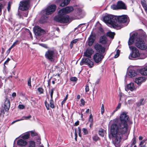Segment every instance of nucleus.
Listing matches in <instances>:
<instances>
[{
  "label": "nucleus",
  "mask_w": 147,
  "mask_h": 147,
  "mask_svg": "<svg viewBox=\"0 0 147 147\" xmlns=\"http://www.w3.org/2000/svg\"><path fill=\"white\" fill-rule=\"evenodd\" d=\"M127 113L123 112L120 116V120L112 124L110 136L116 147H120V142L123 134L126 133L128 128L127 122L129 117Z\"/></svg>",
  "instance_id": "1"
},
{
  "label": "nucleus",
  "mask_w": 147,
  "mask_h": 147,
  "mask_svg": "<svg viewBox=\"0 0 147 147\" xmlns=\"http://www.w3.org/2000/svg\"><path fill=\"white\" fill-rule=\"evenodd\" d=\"M74 10L72 7L67 6L60 10L58 12V15L55 17V20L61 23H67L69 21V16L65 15L66 13H69Z\"/></svg>",
  "instance_id": "2"
},
{
  "label": "nucleus",
  "mask_w": 147,
  "mask_h": 147,
  "mask_svg": "<svg viewBox=\"0 0 147 147\" xmlns=\"http://www.w3.org/2000/svg\"><path fill=\"white\" fill-rule=\"evenodd\" d=\"M94 48L99 53H97L94 54L93 57V59L96 63L100 62L104 57V55L102 53H104L105 48L102 47L101 45L98 44H96Z\"/></svg>",
  "instance_id": "3"
},
{
  "label": "nucleus",
  "mask_w": 147,
  "mask_h": 147,
  "mask_svg": "<svg viewBox=\"0 0 147 147\" xmlns=\"http://www.w3.org/2000/svg\"><path fill=\"white\" fill-rule=\"evenodd\" d=\"M103 20L105 23L110 24L114 28L117 29H120V24L115 23V16L111 15H106L103 18Z\"/></svg>",
  "instance_id": "4"
},
{
  "label": "nucleus",
  "mask_w": 147,
  "mask_h": 147,
  "mask_svg": "<svg viewBox=\"0 0 147 147\" xmlns=\"http://www.w3.org/2000/svg\"><path fill=\"white\" fill-rule=\"evenodd\" d=\"M134 43L136 46L141 50H145L147 49V45L145 41L139 35L136 38Z\"/></svg>",
  "instance_id": "5"
},
{
  "label": "nucleus",
  "mask_w": 147,
  "mask_h": 147,
  "mask_svg": "<svg viewBox=\"0 0 147 147\" xmlns=\"http://www.w3.org/2000/svg\"><path fill=\"white\" fill-rule=\"evenodd\" d=\"M30 0H23L20 2L18 9L22 11L27 10L30 6Z\"/></svg>",
  "instance_id": "6"
},
{
  "label": "nucleus",
  "mask_w": 147,
  "mask_h": 147,
  "mask_svg": "<svg viewBox=\"0 0 147 147\" xmlns=\"http://www.w3.org/2000/svg\"><path fill=\"white\" fill-rule=\"evenodd\" d=\"M130 49L132 51V53L130 54L129 58L130 59L138 57L140 55L139 50L136 47L131 46L129 47Z\"/></svg>",
  "instance_id": "7"
},
{
  "label": "nucleus",
  "mask_w": 147,
  "mask_h": 147,
  "mask_svg": "<svg viewBox=\"0 0 147 147\" xmlns=\"http://www.w3.org/2000/svg\"><path fill=\"white\" fill-rule=\"evenodd\" d=\"M128 17L126 15L115 16V23L120 24L121 26L120 29L122 27L121 23H124L126 22L127 21Z\"/></svg>",
  "instance_id": "8"
},
{
  "label": "nucleus",
  "mask_w": 147,
  "mask_h": 147,
  "mask_svg": "<svg viewBox=\"0 0 147 147\" xmlns=\"http://www.w3.org/2000/svg\"><path fill=\"white\" fill-rule=\"evenodd\" d=\"M80 64L81 65L84 64L87 65L90 68H91L94 66V63L93 61L90 60L88 58H83L80 62Z\"/></svg>",
  "instance_id": "9"
},
{
  "label": "nucleus",
  "mask_w": 147,
  "mask_h": 147,
  "mask_svg": "<svg viewBox=\"0 0 147 147\" xmlns=\"http://www.w3.org/2000/svg\"><path fill=\"white\" fill-rule=\"evenodd\" d=\"M56 8V6L55 5H51L45 9V14L47 15L52 14L55 11Z\"/></svg>",
  "instance_id": "10"
},
{
  "label": "nucleus",
  "mask_w": 147,
  "mask_h": 147,
  "mask_svg": "<svg viewBox=\"0 0 147 147\" xmlns=\"http://www.w3.org/2000/svg\"><path fill=\"white\" fill-rule=\"evenodd\" d=\"M54 54V50L49 49L46 52L45 56L46 58L52 61L53 60Z\"/></svg>",
  "instance_id": "11"
},
{
  "label": "nucleus",
  "mask_w": 147,
  "mask_h": 147,
  "mask_svg": "<svg viewBox=\"0 0 147 147\" xmlns=\"http://www.w3.org/2000/svg\"><path fill=\"white\" fill-rule=\"evenodd\" d=\"M34 31L35 34L38 36L45 33V31L38 26H36L34 27Z\"/></svg>",
  "instance_id": "12"
},
{
  "label": "nucleus",
  "mask_w": 147,
  "mask_h": 147,
  "mask_svg": "<svg viewBox=\"0 0 147 147\" xmlns=\"http://www.w3.org/2000/svg\"><path fill=\"white\" fill-rule=\"evenodd\" d=\"M96 39V34L95 33H91L88 38V45L91 46L94 43Z\"/></svg>",
  "instance_id": "13"
},
{
  "label": "nucleus",
  "mask_w": 147,
  "mask_h": 147,
  "mask_svg": "<svg viewBox=\"0 0 147 147\" xmlns=\"http://www.w3.org/2000/svg\"><path fill=\"white\" fill-rule=\"evenodd\" d=\"M93 53L94 51L91 48H88L84 53V56L88 58H90Z\"/></svg>",
  "instance_id": "14"
},
{
  "label": "nucleus",
  "mask_w": 147,
  "mask_h": 147,
  "mask_svg": "<svg viewBox=\"0 0 147 147\" xmlns=\"http://www.w3.org/2000/svg\"><path fill=\"white\" fill-rule=\"evenodd\" d=\"M147 78L144 77H140L136 78L135 82L138 84L140 85L141 84L145 82Z\"/></svg>",
  "instance_id": "15"
},
{
  "label": "nucleus",
  "mask_w": 147,
  "mask_h": 147,
  "mask_svg": "<svg viewBox=\"0 0 147 147\" xmlns=\"http://www.w3.org/2000/svg\"><path fill=\"white\" fill-rule=\"evenodd\" d=\"M10 102L9 99L7 97L5 98L4 105V108L5 110L8 111L9 110L10 107Z\"/></svg>",
  "instance_id": "16"
},
{
  "label": "nucleus",
  "mask_w": 147,
  "mask_h": 147,
  "mask_svg": "<svg viewBox=\"0 0 147 147\" xmlns=\"http://www.w3.org/2000/svg\"><path fill=\"white\" fill-rule=\"evenodd\" d=\"M138 34L137 33H134L133 34L132 36L130 37L129 40L128 41V45H132L134 42L136 38L138 36Z\"/></svg>",
  "instance_id": "17"
},
{
  "label": "nucleus",
  "mask_w": 147,
  "mask_h": 147,
  "mask_svg": "<svg viewBox=\"0 0 147 147\" xmlns=\"http://www.w3.org/2000/svg\"><path fill=\"white\" fill-rule=\"evenodd\" d=\"M119 9H126L127 7L125 4L122 1H118L117 3Z\"/></svg>",
  "instance_id": "18"
},
{
  "label": "nucleus",
  "mask_w": 147,
  "mask_h": 147,
  "mask_svg": "<svg viewBox=\"0 0 147 147\" xmlns=\"http://www.w3.org/2000/svg\"><path fill=\"white\" fill-rule=\"evenodd\" d=\"M127 88L131 91H133L136 90V88L134 86L133 83L131 82L127 86Z\"/></svg>",
  "instance_id": "19"
},
{
  "label": "nucleus",
  "mask_w": 147,
  "mask_h": 147,
  "mask_svg": "<svg viewBox=\"0 0 147 147\" xmlns=\"http://www.w3.org/2000/svg\"><path fill=\"white\" fill-rule=\"evenodd\" d=\"M108 40L106 36H102L100 38L99 42L102 44H105L107 43Z\"/></svg>",
  "instance_id": "20"
},
{
  "label": "nucleus",
  "mask_w": 147,
  "mask_h": 147,
  "mask_svg": "<svg viewBox=\"0 0 147 147\" xmlns=\"http://www.w3.org/2000/svg\"><path fill=\"white\" fill-rule=\"evenodd\" d=\"M27 144L26 141L23 139H20L17 141V144L20 146H24Z\"/></svg>",
  "instance_id": "21"
},
{
  "label": "nucleus",
  "mask_w": 147,
  "mask_h": 147,
  "mask_svg": "<svg viewBox=\"0 0 147 147\" xmlns=\"http://www.w3.org/2000/svg\"><path fill=\"white\" fill-rule=\"evenodd\" d=\"M70 1V0H59V1L61 3L60 6L63 7L66 6L69 3Z\"/></svg>",
  "instance_id": "22"
},
{
  "label": "nucleus",
  "mask_w": 147,
  "mask_h": 147,
  "mask_svg": "<svg viewBox=\"0 0 147 147\" xmlns=\"http://www.w3.org/2000/svg\"><path fill=\"white\" fill-rule=\"evenodd\" d=\"M139 72L142 75H147V64L145 67L139 70Z\"/></svg>",
  "instance_id": "23"
},
{
  "label": "nucleus",
  "mask_w": 147,
  "mask_h": 147,
  "mask_svg": "<svg viewBox=\"0 0 147 147\" xmlns=\"http://www.w3.org/2000/svg\"><path fill=\"white\" fill-rule=\"evenodd\" d=\"M128 74L129 76L132 77L135 76L137 75V73L134 70L130 69L128 73Z\"/></svg>",
  "instance_id": "24"
},
{
  "label": "nucleus",
  "mask_w": 147,
  "mask_h": 147,
  "mask_svg": "<svg viewBox=\"0 0 147 147\" xmlns=\"http://www.w3.org/2000/svg\"><path fill=\"white\" fill-rule=\"evenodd\" d=\"M115 34L114 33L112 32H108L107 33V36L111 37L112 39H113L114 38Z\"/></svg>",
  "instance_id": "25"
},
{
  "label": "nucleus",
  "mask_w": 147,
  "mask_h": 147,
  "mask_svg": "<svg viewBox=\"0 0 147 147\" xmlns=\"http://www.w3.org/2000/svg\"><path fill=\"white\" fill-rule=\"evenodd\" d=\"M105 133V131L103 130L102 129H100L98 131V134L99 135L102 137L104 136Z\"/></svg>",
  "instance_id": "26"
},
{
  "label": "nucleus",
  "mask_w": 147,
  "mask_h": 147,
  "mask_svg": "<svg viewBox=\"0 0 147 147\" xmlns=\"http://www.w3.org/2000/svg\"><path fill=\"white\" fill-rule=\"evenodd\" d=\"M144 99L142 98L140 100L139 102L137 103V105L138 107H140L142 105H144Z\"/></svg>",
  "instance_id": "27"
},
{
  "label": "nucleus",
  "mask_w": 147,
  "mask_h": 147,
  "mask_svg": "<svg viewBox=\"0 0 147 147\" xmlns=\"http://www.w3.org/2000/svg\"><path fill=\"white\" fill-rule=\"evenodd\" d=\"M35 142L33 141H31L29 142L28 147H35Z\"/></svg>",
  "instance_id": "28"
},
{
  "label": "nucleus",
  "mask_w": 147,
  "mask_h": 147,
  "mask_svg": "<svg viewBox=\"0 0 147 147\" xmlns=\"http://www.w3.org/2000/svg\"><path fill=\"white\" fill-rule=\"evenodd\" d=\"M78 39H76L72 40L70 44V47L71 48H72L73 47V45L74 44H76L78 41Z\"/></svg>",
  "instance_id": "29"
},
{
  "label": "nucleus",
  "mask_w": 147,
  "mask_h": 147,
  "mask_svg": "<svg viewBox=\"0 0 147 147\" xmlns=\"http://www.w3.org/2000/svg\"><path fill=\"white\" fill-rule=\"evenodd\" d=\"M30 135L28 133H26L24 135H23L22 138L23 139L25 140L28 139Z\"/></svg>",
  "instance_id": "30"
},
{
  "label": "nucleus",
  "mask_w": 147,
  "mask_h": 147,
  "mask_svg": "<svg viewBox=\"0 0 147 147\" xmlns=\"http://www.w3.org/2000/svg\"><path fill=\"white\" fill-rule=\"evenodd\" d=\"M50 107L52 108H54L55 107V106L54 104V102L53 98H51L50 101Z\"/></svg>",
  "instance_id": "31"
},
{
  "label": "nucleus",
  "mask_w": 147,
  "mask_h": 147,
  "mask_svg": "<svg viewBox=\"0 0 147 147\" xmlns=\"http://www.w3.org/2000/svg\"><path fill=\"white\" fill-rule=\"evenodd\" d=\"M141 3L144 8V9L146 11V12H147V5L145 3H144L142 1H141Z\"/></svg>",
  "instance_id": "32"
},
{
  "label": "nucleus",
  "mask_w": 147,
  "mask_h": 147,
  "mask_svg": "<svg viewBox=\"0 0 147 147\" xmlns=\"http://www.w3.org/2000/svg\"><path fill=\"white\" fill-rule=\"evenodd\" d=\"M111 9L114 10L119 9L118 7L117 4V5H111Z\"/></svg>",
  "instance_id": "33"
},
{
  "label": "nucleus",
  "mask_w": 147,
  "mask_h": 147,
  "mask_svg": "<svg viewBox=\"0 0 147 147\" xmlns=\"http://www.w3.org/2000/svg\"><path fill=\"white\" fill-rule=\"evenodd\" d=\"M120 53V51L119 49H117L116 51V54L115 55L114 57L116 58L118 57Z\"/></svg>",
  "instance_id": "34"
},
{
  "label": "nucleus",
  "mask_w": 147,
  "mask_h": 147,
  "mask_svg": "<svg viewBox=\"0 0 147 147\" xmlns=\"http://www.w3.org/2000/svg\"><path fill=\"white\" fill-rule=\"evenodd\" d=\"M89 122L90 123H93V119L92 114H90V115L89 117Z\"/></svg>",
  "instance_id": "35"
},
{
  "label": "nucleus",
  "mask_w": 147,
  "mask_h": 147,
  "mask_svg": "<svg viewBox=\"0 0 147 147\" xmlns=\"http://www.w3.org/2000/svg\"><path fill=\"white\" fill-rule=\"evenodd\" d=\"M92 139L94 141H96L98 140L99 137L95 135L93 137Z\"/></svg>",
  "instance_id": "36"
},
{
  "label": "nucleus",
  "mask_w": 147,
  "mask_h": 147,
  "mask_svg": "<svg viewBox=\"0 0 147 147\" xmlns=\"http://www.w3.org/2000/svg\"><path fill=\"white\" fill-rule=\"evenodd\" d=\"M22 117L23 120H27L30 118L31 117V116L30 115L27 116H23Z\"/></svg>",
  "instance_id": "37"
},
{
  "label": "nucleus",
  "mask_w": 147,
  "mask_h": 147,
  "mask_svg": "<svg viewBox=\"0 0 147 147\" xmlns=\"http://www.w3.org/2000/svg\"><path fill=\"white\" fill-rule=\"evenodd\" d=\"M45 106L47 108V110H48L49 109V104L47 101H45Z\"/></svg>",
  "instance_id": "38"
},
{
  "label": "nucleus",
  "mask_w": 147,
  "mask_h": 147,
  "mask_svg": "<svg viewBox=\"0 0 147 147\" xmlns=\"http://www.w3.org/2000/svg\"><path fill=\"white\" fill-rule=\"evenodd\" d=\"M30 133H31V136H36L37 135V134L34 131H31Z\"/></svg>",
  "instance_id": "39"
},
{
  "label": "nucleus",
  "mask_w": 147,
  "mask_h": 147,
  "mask_svg": "<svg viewBox=\"0 0 147 147\" xmlns=\"http://www.w3.org/2000/svg\"><path fill=\"white\" fill-rule=\"evenodd\" d=\"M38 90L40 94L43 93V90L41 88H38Z\"/></svg>",
  "instance_id": "40"
},
{
  "label": "nucleus",
  "mask_w": 147,
  "mask_h": 147,
  "mask_svg": "<svg viewBox=\"0 0 147 147\" xmlns=\"http://www.w3.org/2000/svg\"><path fill=\"white\" fill-rule=\"evenodd\" d=\"M82 131L85 135L87 134H88V131L86 129L84 128H83Z\"/></svg>",
  "instance_id": "41"
},
{
  "label": "nucleus",
  "mask_w": 147,
  "mask_h": 147,
  "mask_svg": "<svg viewBox=\"0 0 147 147\" xmlns=\"http://www.w3.org/2000/svg\"><path fill=\"white\" fill-rule=\"evenodd\" d=\"M10 59L9 58H8L6 61L5 62L4 65V67H5V65H7L9 61L10 60Z\"/></svg>",
  "instance_id": "42"
},
{
  "label": "nucleus",
  "mask_w": 147,
  "mask_h": 147,
  "mask_svg": "<svg viewBox=\"0 0 147 147\" xmlns=\"http://www.w3.org/2000/svg\"><path fill=\"white\" fill-rule=\"evenodd\" d=\"M104 108L103 104H102L101 107V113L102 114L104 112Z\"/></svg>",
  "instance_id": "43"
},
{
  "label": "nucleus",
  "mask_w": 147,
  "mask_h": 147,
  "mask_svg": "<svg viewBox=\"0 0 147 147\" xmlns=\"http://www.w3.org/2000/svg\"><path fill=\"white\" fill-rule=\"evenodd\" d=\"M68 96V94H67L65 96L64 100L62 102L61 105H62L65 102V101L67 99Z\"/></svg>",
  "instance_id": "44"
},
{
  "label": "nucleus",
  "mask_w": 147,
  "mask_h": 147,
  "mask_svg": "<svg viewBox=\"0 0 147 147\" xmlns=\"http://www.w3.org/2000/svg\"><path fill=\"white\" fill-rule=\"evenodd\" d=\"M83 13V11H82V10L80 9H78L77 13L79 15H80L82 13Z\"/></svg>",
  "instance_id": "45"
},
{
  "label": "nucleus",
  "mask_w": 147,
  "mask_h": 147,
  "mask_svg": "<svg viewBox=\"0 0 147 147\" xmlns=\"http://www.w3.org/2000/svg\"><path fill=\"white\" fill-rule=\"evenodd\" d=\"M53 91H54V89L53 88H52L51 90V92H50V96H51V98H53Z\"/></svg>",
  "instance_id": "46"
},
{
  "label": "nucleus",
  "mask_w": 147,
  "mask_h": 147,
  "mask_svg": "<svg viewBox=\"0 0 147 147\" xmlns=\"http://www.w3.org/2000/svg\"><path fill=\"white\" fill-rule=\"evenodd\" d=\"M133 141L132 144H131V147H133V146L136 144V140L135 138H134L133 139Z\"/></svg>",
  "instance_id": "47"
},
{
  "label": "nucleus",
  "mask_w": 147,
  "mask_h": 147,
  "mask_svg": "<svg viewBox=\"0 0 147 147\" xmlns=\"http://www.w3.org/2000/svg\"><path fill=\"white\" fill-rule=\"evenodd\" d=\"M70 80L72 81L75 82L77 80V78L75 77H71L70 78Z\"/></svg>",
  "instance_id": "48"
},
{
  "label": "nucleus",
  "mask_w": 147,
  "mask_h": 147,
  "mask_svg": "<svg viewBox=\"0 0 147 147\" xmlns=\"http://www.w3.org/2000/svg\"><path fill=\"white\" fill-rule=\"evenodd\" d=\"M18 108L21 109H23L24 108V106L23 105H20L18 106Z\"/></svg>",
  "instance_id": "49"
},
{
  "label": "nucleus",
  "mask_w": 147,
  "mask_h": 147,
  "mask_svg": "<svg viewBox=\"0 0 147 147\" xmlns=\"http://www.w3.org/2000/svg\"><path fill=\"white\" fill-rule=\"evenodd\" d=\"M89 85L88 84H87L86 87L85 88V91L86 92H87L89 91Z\"/></svg>",
  "instance_id": "50"
},
{
  "label": "nucleus",
  "mask_w": 147,
  "mask_h": 147,
  "mask_svg": "<svg viewBox=\"0 0 147 147\" xmlns=\"http://www.w3.org/2000/svg\"><path fill=\"white\" fill-rule=\"evenodd\" d=\"M28 85L30 87H31V79L30 78L28 80Z\"/></svg>",
  "instance_id": "51"
},
{
  "label": "nucleus",
  "mask_w": 147,
  "mask_h": 147,
  "mask_svg": "<svg viewBox=\"0 0 147 147\" xmlns=\"http://www.w3.org/2000/svg\"><path fill=\"white\" fill-rule=\"evenodd\" d=\"M121 106V103H119L118 104V106H117V107L116 108V110H117L118 109H119L120 108Z\"/></svg>",
  "instance_id": "52"
},
{
  "label": "nucleus",
  "mask_w": 147,
  "mask_h": 147,
  "mask_svg": "<svg viewBox=\"0 0 147 147\" xmlns=\"http://www.w3.org/2000/svg\"><path fill=\"white\" fill-rule=\"evenodd\" d=\"M37 143L38 144H41L40 139V138H38L37 140Z\"/></svg>",
  "instance_id": "53"
},
{
  "label": "nucleus",
  "mask_w": 147,
  "mask_h": 147,
  "mask_svg": "<svg viewBox=\"0 0 147 147\" xmlns=\"http://www.w3.org/2000/svg\"><path fill=\"white\" fill-rule=\"evenodd\" d=\"M18 40H16V41L15 42H14L13 43L12 46L13 47H14L15 45H16L18 44Z\"/></svg>",
  "instance_id": "54"
},
{
  "label": "nucleus",
  "mask_w": 147,
  "mask_h": 147,
  "mask_svg": "<svg viewBox=\"0 0 147 147\" xmlns=\"http://www.w3.org/2000/svg\"><path fill=\"white\" fill-rule=\"evenodd\" d=\"M81 103L83 105H84V100L83 99H81Z\"/></svg>",
  "instance_id": "55"
},
{
  "label": "nucleus",
  "mask_w": 147,
  "mask_h": 147,
  "mask_svg": "<svg viewBox=\"0 0 147 147\" xmlns=\"http://www.w3.org/2000/svg\"><path fill=\"white\" fill-rule=\"evenodd\" d=\"M3 7V5L2 4L0 3V16L1 15V9Z\"/></svg>",
  "instance_id": "56"
},
{
  "label": "nucleus",
  "mask_w": 147,
  "mask_h": 147,
  "mask_svg": "<svg viewBox=\"0 0 147 147\" xmlns=\"http://www.w3.org/2000/svg\"><path fill=\"white\" fill-rule=\"evenodd\" d=\"M79 121H77L76 122H75L74 123V125L75 126H77L79 124Z\"/></svg>",
  "instance_id": "57"
},
{
  "label": "nucleus",
  "mask_w": 147,
  "mask_h": 147,
  "mask_svg": "<svg viewBox=\"0 0 147 147\" xmlns=\"http://www.w3.org/2000/svg\"><path fill=\"white\" fill-rule=\"evenodd\" d=\"M78 134L79 135L80 137L81 136V135L80 134V133H81V129L78 128Z\"/></svg>",
  "instance_id": "58"
},
{
  "label": "nucleus",
  "mask_w": 147,
  "mask_h": 147,
  "mask_svg": "<svg viewBox=\"0 0 147 147\" xmlns=\"http://www.w3.org/2000/svg\"><path fill=\"white\" fill-rule=\"evenodd\" d=\"M12 96L13 97H14L16 96V93L15 92H13L12 94Z\"/></svg>",
  "instance_id": "59"
},
{
  "label": "nucleus",
  "mask_w": 147,
  "mask_h": 147,
  "mask_svg": "<svg viewBox=\"0 0 147 147\" xmlns=\"http://www.w3.org/2000/svg\"><path fill=\"white\" fill-rule=\"evenodd\" d=\"M144 142H145V141L144 140H143V141H141V142H140V145H143L144 144Z\"/></svg>",
  "instance_id": "60"
},
{
  "label": "nucleus",
  "mask_w": 147,
  "mask_h": 147,
  "mask_svg": "<svg viewBox=\"0 0 147 147\" xmlns=\"http://www.w3.org/2000/svg\"><path fill=\"white\" fill-rule=\"evenodd\" d=\"M10 8V6L9 5V3L8 4V6L7 7V9L8 11H9V9Z\"/></svg>",
  "instance_id": "61"
},
{
  "label": "nucleus",
  "mask_w": 147,
  "mask_h": 147,
  "mask_svg": "<svg viewBox=\"0 0 147 147\" xmlns=\"http://www.w3.org/2000/svg\"><path fill=\"white\" fill-rule=\"evenodd\" d=\"M133 102V101L131 100H128V102L129 103H131Z\"/></svg>",
  "instance_id": "62"
},
{
  "label": "nucleus",
  "mask_w": 147,
  "mask_h": 147,
  "mask_svg": "<svg viewBox=\"0 0 147 147\" xmlns=\"http://www.w3.org/2000/svg\"><path fill=\"white\" fill-rule=\"evenodd\" d=\"M143 139V137L142 136H140L139 137V140H142Z\"/></svg>",
  "instance_id": "63"
},
{
  "label": "nucleus",
  "mask_w": 147,
  "mask_h": 147,
  "mask_svg": "<svg viewBox=\"0 0 147 147\" xmlns=\"http://www.w3.org/2000/svg\"><path fill=\"white\" fill-rule=\"evenodd\" d=\"M13 47L12 45L11 47L9 49L8 51H9V52H10V50L11 49L13 48Z\"/></svg>",
  "instance_id": "64"
}]
</instances>
